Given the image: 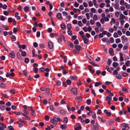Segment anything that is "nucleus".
I'll list each match as a JSON object with an SVG mask.
<instances>
[{
    "mask_svg": "<svg viewBox=\"0 0 130 130\" xmlns=\"http://www.w3.org/2000/svg\"><path fill=\"white\" fill-rule=\"evenodd\" d=\"M125 19L127 20L128 19V18L123 14H120V17L119 18V20L122 25H123L125 22L124 19Z\"/></svg>",
    "mask_w": 130,
    "mask_h": 130,
    "instance_id": "obj_1",
    "label": "nucleus"
},
{
    "mask_svg": "<svg viewBox=\"0 0 130 130\" xmlns=\"http://www.w3.org/2000/svg\"><path fill=\"white\" fill-rule=\"evenodd\" d=\"M50 121L51 123L54 124V126H56L58 122L57 118L54 117L53 119H51Z\"/></svg>",
    "mask_w": 130,
    "mask_h": 130,
    "instance_id": "obj_2",
    "label": "nucleus"
},
{
    "mask_svg": "<svg viewBox=\"0 0 130 130\" xmlns=\"http://www.w3.org/2000/svg\"><path fill=\"white\" fill-rule=\"evenodd\" d=\"M71 91L73 92V94L75 95H77V88H73L71 89Z\"/></svg>",
    "mask_w": 130,
    "mask_h": 130,
    "instance_id": "obj_3",
    "label": "nucleus"
},
{
    "mask_svg": "<svg viewBox=\"0 0 130 130\" xmlns=\"http://www.w3.org/2000/svg\"><path fill=\"white\" fill-rule=\"evenodd\" d=\"M66 83L68 85H71V82L70 79H68L67 80L66 82V83L65 82H63V85L65 86H66Z\"/></svg>",
    "mask_w": 130,
    "mask_h": 130,
    "instance_id": "obj_4",
    "label": "nucleus"
},
{
    "mask_svg": "<svg viewBox=\"0 0 130 130\" xmlns=\"http://www.w3.org/2000/svg\"><path fill=\"white\" fill-rule=\"evenodd\" d=\"M56 17L59 20H61L62 18L61 13H57L56 15Z\"/></svg>",
    "mask_w": 130,
    "mask_h": 130,
    "instance_id": "obj_5",
    "label": "nucleus"
},
{
    "mask_svg": "<svg viewBox=\"0 0 130 130\" xmlns=\"http://www.w3.org/2000/svg\"><path fill=\"white\" fill-rule=\"evenodd\" d=\"M104 112L108 116H110L111 115V113L109 112L107 110L105 109L104 110Z\"/></svg>",
    "mask_w": 130,
    "mask_h": 130,
    "instance_id": "obj_6",
    "label": "nucleus"
},
{
    "mask_svg": "<svg viewBox=\"0 0 130 130\" xmlns=\"http://www.w3.org/2000/svg\"><path fill=\"white\" fill-rule=\"evenodd\" d=\"M82 39L84 41L85 44H87L88 43L89 40L85 36Z\"/></svg>",
    "mask_w": 130,
    "mask_h": 130,
    "instance_id": "obj_7",
    "label": "nucleus"
},
{
    "mask_svg": "<svg viewBox=\"0 0 130 130\" xmlns=\"http://www.w3.org/2000/svg\"><path fill=\"white\" fill-rule=\"evenodd\" d=\"M67 125L65 124L61 125L60 126V128L62 129H65L67 128Z\"/></svg>",
    "mask_w": 130,
    "mask_h": 130,
    "instance_id": "obj_8",
    "label": "nucleus"
},
{
    "mask_svg": "<svg viewBox=\"0 0 130 130\" xmlns=\"http://www.w3.org/2000/svg\"><path fill=\"white\" fill-rule=\"evenodd\" d=\"M14 76V74L13 73H12L10 74L8 72H7L6 75V77H9V76H11L12 77H13Z\"/></svg>",
    "mask_w": 130,
    "mask_h": 130,
    "instance_id": "obj_9",
    "label": "nucleus"
},
{
    "mask_svg": "<svg viewBox=\"0 0 130 130\" xmlns=\"http://www.w3.org/2000/svg\"><path fill=\"white\" fill-rule=\"evenodd\" d=\"M49 48L50 49H52L53 48V45L52 42H49L48 43Z\"/></svg>",
    "mask_w": 130,
    "mask_h": 130,
    "instance_id": "obj_10",
    "label": "nucleus"
},
{
    "mask_svg": "<svg viewBox=\"0 0 130 130\" xmlns=\"http://www.w3.org/2000/svg\"><path fill=\"white\" fill-rule=\"evenodd\" d=\"M75 48L78 51H79L81 48V47L79 45H76L74 46Z\"/></svg>",
    "mask_w": 130,
    "mask_h": 130,
    "instance_id": "obj_11",
    "label": "nucleus"
},
{
    "mask_svg": "<svg viewBox=\"0 0 130 130\" xmlns=\"http://www.w3.org/2000/svg\"><path fill=\"white\" fill-rule=\"evenodd\" d=\"M9 55L12 58H13L15 57V54L13 52L10 53Z\"/></svg>",
    "mask_w": 130,
    "mask_h": 130,
    "instance_id": "obj_12",
    "label": "nucleus"
},
{
    "mask_svg": "<svg viewBox=\"0 0 130 130\" xmlns=\"http://www.w3.org/2000/svg\"><path fill=\"white\" fill-rule=\"evenodd\" d=\"M116 22V21L115 19L113 18H112L111 19V21L110 22V23L111 25H112V23H113L115 24V23Z\"/></svg>",
    "mask_w": 130,
    "mask_h": 130,
    "instance_id": "obj_13",
    "label": "nucleus"
},
{
    "mask_svg": "<svg viewBox=\"0 0 130 130\" xmlns=\"http://www.w3.org/2000/svg\"><path fill=\"white\" fill-rule=\"evenodd\" d=\"M113 50L112 48H110L109 50V54L112 55H114L113 54Z\"/></svg>",
    "mask_w": 130,
    "mask_h": 130,
    "instance_id": "obj_14",
    "label": "nucleus"
},
{
    "mask_svg": "<svg viewBox=\"0 0 130 130\" xmlns=\"http://www.w3.org/2000/svg\"><path fill=\"white\" fill-rule=\"evenodd\" d=\"M99 129V126L98 124H96L95 125V127H94L92 129V130H98Z\"/></svg>",
    "mask_w": 130,
    "mask_h": 130,
    "instance_id": "obj_15",
    "label": "nucleus"
},
{
    "mask_svg": "<svg viewBox=\"0 0 130 130\" xmlns=\"http://www.w3.org/2000/svg\"><path fill=\"white\" fill-rule=\"evenodd\" d=\"M66 113V111L64 110H61L60 111V113L62 115H65Z\"/></svg>",
    "mask_w": 130,
    "mask_h": 130,
    "instance_id": "obj_16",
    "label": "nucleus"
},
{
    "mask_svg": "<svg viewBox=\"0 0 130 130\" xmlns=\"http://www.w3.org/2000/svg\"><path fill=\"white\" fill-rule=\"evenodd\" d=\"M123 41H127V39L126 38L125 35H123L121 37Z\"/></svg>",
    "mask_w": 130,
    "mask_h": 130,
    "instance_id": "obj_17",
    "label": "nucleus"
},
{
    "mask_svg": "<svg viewBox=\"0 0 130 130\" xmlns=\"http://www.w3.org/2000/svg\"><path fill=\"white\" fill-rule=\"evenodd\" d=\"M70 78L71 80L76 79H77V77L76 76H71L70 77Z\"/></svg>",
    "mask_w": 130,
    "mask_h": 130,
    "instance_id": "obj_18",
    "label": "nucleus"
},
{
    "mask_svg": "<svg viewBox=\"0 0 130 130\" xmlns=\"http://www.w3.org/2000/svg\"><path fill=\"white\" fill-rule=\"evenodd\" d=\"M1 95L3 96L4 97H5L6 98H8L9 96L7 95L6 94H4L3 93H1Z\"/></svg>",
    "mask_w": 130,
    "mask_h": 130,
    "instance_id": "obj_19",
    "label": "nucleus"
},
{
    "mask_svg": "<svg viewBox=\"0 0 130 130\" xmlns=\"http://www.w3.org/2000/svg\"><path fill=\"white\" fill-rule=\"evenodd\" d=\"M79 33L80 35H82L81 36L82 38L85 37V35H84V33L82 31H79Z\"/></svg>",
    "mask_w": 130,
    "mask_h": 130,
    "instance_id": "obj_20",
    "label": "nucleus"
},
{
    "mask_svg": "<svg viewBox=\"0 0 130 130\" xmlns=\"http://www.w3.org/2000/svg\"><path fill=\"white\" fill-rule=\"evenodd\" d=\"M61 27L62 29H64L66 28L65 24L64 23H62L61 26Z\"/></svg>",
    "mask_w": 130,
    "mask_h": 130,
    "instance_id": "obj_21",
    "label": "nucleus"
},
{
    "mask_svg": "<svg viewBox=\"0 0 130 130\" xmlns=\"http://www.w3.org/2000/svg\"><path fill=\"white\" fill-rule=\"evenodd\" d=\"M63 121L64 123H67L68 121L67 118V117H65Z\"/></svg>",
    "mask_w": 130,
    "mask_h": 130,
    "instance_id": "obj_22",
    "label": "nucleus"
},
{
    "mask_svg": "<svg viewBox=\"0 0 130 130\" xmlns=\"http://www.w3.org/2000/svg\"><path fill=\"white\" fill-rule=\"evenodd\" d=\"M111 98L109 95L107 96L106 98V99L107 101H111Z\"/></svg>",
    "mask_w": 130,
    "mask_h": 130,
    "instance_id": "obj_23",
    "label": "nucleus"
},
{
    "mask_svg": "<svg viewBox=\"0 0 130 130\" xmlns=\"http://www.w3.org/2000/svg\"><path fill=\"white\" fill-rule=\"evenodd\" d=\"M125 65L127 67H129L130 66V61H127L125 63Z\"/></svg>",
    "mask_w": 130,
    "mask_h": 130,
    "instance_id": "obj_24",
    "label": "nucleus"
},
{
    "mask_svg": "<svg viewBox=\"0 0 130 130\" xmlns=\"http://www.w3.org/2000/svg\"><path fill=\"white\" fill-rule=\"evenodd\" d=\"M24 9L25 12H27L29 10V7L27 6H25L24 7Z\"/></svg>",
    "mask_w": 130,
    "mask_h": 130,
    "instance_id": "obj_25",
    "label": "nucleus"
},
{
    "mask_svg": "<svg viewBox=\"0 0 130 130\" xmlns=\"http://www.w3.org/2000/svg\"><path fill=\"white\" fill-rule=\"evenodd\" d=\"M121 13L120 12L117 11L116 12L115 15L117 17H118L120 13Z\"/></svg>",
    "mask_w": 130,
    "mask_h": 130,
    "instance_id": "obj_26",
    "label": "nucleus"
},
{
    "mask_svg": "<svg viewBox=\"0 0 130 130\" xmlns=\"http://www.w3.org/2000/svg\"><path fill=\"white\" fill-rule=\"evenodd\" d=\"M22 114L24 116L26 117L29 120H30V117L29 116H27V114Z\"/></svg>",
    "mask_w": 130,
    "mask_h": 130,
    "instance_id": "obj_27",
    "label": "nucleus"
},
{
    "mask_svg": "<svg viewBox=\"0 0 130 130\" xmlns=\"http://www.w3.org/2000/svg\"><path fill=\"white\" fill-rule=\"evenodd\" d=\"M113 66L114 67H116L118 65V63L117 62H113Z\"/></svg>",
    "mask_w": 130,
    "mask_h": 130,
    "instance_id": "obj_28",
    "label": "nucleus"
},
{
    "mask_svg": "<svg viewBox=\"0 0 130 130\" xmlns=\"http://www.w3.org/2000/svg\"><path fill=\"white\" fill-rule=\"evenodd\" d=\"M122 90L124 92H127L128 91V90L124 87H122Z\"/></svg>",
    "mask_w": 130,
    "mask_h": 130,
    "instance_id": "obj_29",
    "label": "nucleus"
},
{
    "mask_svg": "<svg viewBox=\"0 0 130 130\" xmlns=\"http://www.w3.org/2000/svg\"><path fill=\"white\" fill-rule=\"evenodd\" d=\"M105 5V4L104 3H101L99 5L100 7L101 8H103Z\"/></svg>",
    "mask_w": 130,
    "mask_h": 130,
    "instance_id": "obj_30",
    "label": "nucleus"
},
{
    "mask_svg": "<svg viewBox=\"0 0 130 130\" xmlns=\"http://www.w3.org/2000/svg\"><path fill=\"white\" fill-rule=\"evenodd\" d=\"M121 75L123 76L126 77L128 75V74L127 73L123 72L121 74Z\"/></svg>",
    "mask_w": 130,
    "mask_h": 130,
    "instance_id": "obj_31",
    "label": "nucleus"
},
{
    "mask_svg": "<svg viewBox=\"0 0 130 130\" xmlns=\"http://www.w3.org/2000/svg\"><path fill=\"white\" fill-rule=\"evenodd\" d=\"M22 55L23 57H25L26 55V53L25 52L23 51L22 52L21 54Z\"/></svg>",
    "mask_w": 130,
    "mask_h": 130,
    "instance_id": "obj_32",
    "label": "nucleus"
},
{
    "mask_svg": "<svg viewBox=\"0 0 130 130\" xmlns=\"http://www.w3.org/2000/svg\"><path fill=\"white\" fill-rule=\"evenodd\" d=\"M111 62V60H110V59H108L107 61V64L108 65V66H109L110 65Z\"/></svg>",
    "mask_w": 130,
    "mask_h": 130,
    "instance_id": "obj_33",
    "label": "nucleus"
},
{
    "mask_svg": "<svg viewBox=\"0 0 130 130\" xmlns=\"http://www.w3.org/2000/svg\"><path fill=\"white\" fill-rule=\"evenodd\" d=\"M92 117L93 119H95L96 117V113L95 112L93 113L92 115Z\"/></svg>",
    "mask_w": 130,
    "mask_h": 130,
    "instance_id": "obj_34",
    "label": "nucleus"
},
{
    "mask_svg": "<svg viewBox=\"0 0 130 130\" xmlns=\"http://www.w3.org/2000/svg\"><path fill=\"white\" fill-rule=\"evenodd\" d=\"M0 86L2 87H5V85L4 83L0 82Z\"/></svg>",
    "mask_w": 130,
    "mask_h": 130,
    "instance_id": "obj_35",
    "label": "nucleus"
},
{
    "mask_svg": "<svg viewBox=\"0 0 130 130\" xmlns=\"http://www.w3.org/2000/svg\"><path fill=\"white\" fill-rule=\"evenodd\" d=\"M97 15L95 14L94 15L93 17V19L94 20H96L97 19Z\"/></svg>",
    "mask_w": 130,
    "mask_h": 130,
    "instance_id": "obj_36",
    "label": "nucleus"
},
{
    "mask_svg": "<svg viewBox=\"0 0 130 130\" xmlns=\"http://www.w3.org/2000/svg\"><path fill=\"white\" fill-rule=\"evenodd\" d=\"M78 24L79 26H82L83 25L81 21H78Z\"/></svg>",
    "mask_w": 130,
    "mask_h": 130,
    "instance_id": "obj_37",
    "label": "nucleus"
},
{
    "mask_svg": "<svg viewBox=\"0 0 130 130\" xmlns=\"http://www.w3.org/2000/svg\"><path fill=\"white\" fill-rule=\"evenodd\" d=\"M96 25L99 27L101 26V25L100 23L99 22H97L96 24Z\"/></svg>",
    "mask_w": 130,
    "mask_h": 130,
    "instance_id": "obj_38",
    "label": "nucleus"
},
{
    "mask_svg": "<svg viewBox=\"0 0 130 130\" xmlns=\"http://www.w3.org/2000/svg\"><path fill=\"white\" fill-rule=\"evenodd\" d=\"M79 51H76V50H72V52L76 54H77L78 53H79Z\"/></svg>",
    "mask_w": 130,
    "mask_h": 130,
    "instance_id": "obj_39",
    "label": "nucleus"
},
{
    "mask_svg": "<svg viewBox=\"0 0 130 130\" xmlns=\"http://www.w3.org/2000/svg\"><path fill=\"white\" fill-rule=\"evenodd\" d=\"M17 56L18 58L19 59H21V56L20 54L18 52L17 53Z\"/></svg>",
    "mask_w": 130,
    "mask_h": 130,
    "instance_id": "obj_40",
    "label": "nucleus"
},
{
    "mask_svg": "<svg viewBox=\"0 0 130 130\" xmlns=\"http://www.w3.org/2000/svg\"><path fill=\"white\" fill-rule=\"evenodd\" d=\"M72 27L71 25L70 24H68L67 25V28L68 29H70Z\"/></svg>",
    "mask_w": 130,
    "mask_h": 130,
    "instance_id": "obj_41",
    "label": "nucleus"
},
{
    "mask_svg": "<svg viewBox=\"0 0 130 130\" xmlns=\"http://www.w3.org/2000/svg\"><path fill=\"white\" fill-rule=\"evenodd\" d=\"M96 102L97 104L99 105H100L102 103L98 99L96 100Z\"/></svg>",
    "mask_w": 130,
    "mask_h": 130,
    "instance_id": "obj_42",
    "label": "nucleus"
},
{
    "mask_svg": "<svg viewBox=\"0 0 130 130\" xmlns=\"http://www.w3.org/2000/svg\"><path fill=\"white\" fill-rule=\"evenodd\" d=\"M60 36L62 38V39L64 41H65L66 40L65 39V38L63 36V35L61 33L60 34Z\"/></svg>",
    "mask_w": 130,
    "mask_h": 130,
    "instance_id": "obj_43",
    "label": "nucleus"
},
{
    "mask_svg": "<svg viewBox=\"0 0 130 130\" xmlns=\"http://www.w3.org/2000/svg\"><path fill=\"white\" fill-rule=\"evenodd\" d=\"M82 127L80 126L76 127L75 128V130H79L81 129Z\"/></svg>",
    "mask_w": 130,
    "mask_h": 130,
    "instance_id": "obj_44",
    "label": "nucleus"
},
{
    "mask_svg": "<svg viewBox=\"0 0 130 130\" xmlns=\"http://www.w3.org/2000/svg\"><path fill=\"white\" fill-rule=\"evenodd\" d=\"M121 126H122L123 127H125L126 126H128V124L126 123H124L122 124Z\"/></svg>",
    "mask_w": 130,
    "mask_h": 130,
    "instance_id": "obj_45",
    "label": "nucleus"
},
{
    "mask_svg": "<svg viewBox=\"0 0 130 130\" xmlns=\"http://www.w3.org/2000/svg\"><path fill=\"white\" fill-rule=\"evenodd\" d=\"M38 70V69L37 68H34L33 69V71L36 73H37Z\"/></svg>",
    "mask_w": 130,
    "mask_h": 130,
    "instance_id": "obj_46",
    "label": "nucleus"
},
{
    "mask_svg": "<svg viewBox=\"0 0 130 130\" xmlns=\"http://www.w3.org/2000/svg\"><path fill=\"white\" fill-rule=\"evenodd\" d=\"M121 40L120 39L118 38L116 39V43H118L121 42Z\"/></svg>",
    "mask_w": 130,
    "mask_h": 130,
    "instance_id": "obj_47",
    "label": "nucleus"
},
{
    "mask_svg": "<svg viewBox=\"0 0 130 130\" xmlns=\"http://www.w3.org/2000/svg\"><path fill=\"white\" fill-rule=\"evenodd\" d=\"M114 7L116 9H118L119 8V6L118 5L116 4H115L114 5Z\"/></svg>",
    "mask_w": 130,
    "mask_h": 130,
    "instance_id": "obj_48",
    "label": "nucleus"
},
{
    "mask_svg": "<svg viewBox=\"0 0 130 130\" xmlns=\"http://www.w3.org/2000/svg\"><path fill=\"white\" fill-rule=\"evenodd\" d=\"M91 100L90 99H89L87 100L86 101V103L88 104L89 105L91 104Z\"/></svg>",
    "mask_w": 130,
    "mask_h": 130,
    "instance_id": "obj_49",
    "label": "nucleus"
},
{
    "mask_svg": "<svg viewBox=\"0 0 130 130\" xmlns=\"http://www.w3.org/2000/svg\"><path fill=\"white\" fill-rule=\"evenodd\" d=\"M11 38L12 40V41H15L16 40L15 37L14 36H11Z\"/></svg>",
    "mask_w": 130,
    "mask_h": 130,
    "instance_id": "obj_50",
    "label": "nucleus"
},
{
    "mask_svg": "<svg viewBox=\"0 0 130 130\" xmlns=\"http://www.w3.org/2000/svg\"><path fill=\"white\" fill-rule=\"evenodd\" d=\"M55 35L56 36H57V35H56V34H54L53 33H51L50 34V36L52 38H53L54 36Z\"/></svg>",
    "mask_w": 130,
    "mask_h": 130,
    "instance_id": "obj_51",
    "label": "nucleus"
},
{
    "mask_svg": "<svg viewBox=\"0 0 130 130\" xmlns=\"http://www.w3.org/2000/svg\"><path fill=\"white\" fill-rule=\"evenodd\" d=\"M74 43L76 45L78 44L79 43L78 40L77 39L75 40L74 42Z\"/></svg>",
    "mask_w": 130,
    "mask_h": 130,
    "instance_id": "obj_52",
    "label": "nucleus"
},
{
    "mask_svg": "<svg viewBox=\"0 0 130 130\" xmlns=\"http://www.w3.org/2000/svg\"><path fill=\"white\" fill-rule=\"evenodd\" d=\"M29 62V59L28 58H25V62L28 63Z\"/></svg>",
    "mask_w": 130,
    "mask_h": 130,
    "instance_id": "obj_53",
    "label": "nucleus"
},
{
    "mask_svg": "<svg viewBox=\"0 0 130 130\" xmlns=\"http://www.w3.org/2000/svg\"><path fill=\"white\" fill-rule=\"evenodd\" d=\"M49 117L47 115L45 116V120L47 121L49 120Z\"/></svg>",
    "mask_w": 130,
    "mask_h": 130,
    "instance_id": "obj_54",
    "label": "nucleus"
},
{
    "mask_svg": "<svg viewBox=\"0 0 130 130\" xmlns=\"http://www.w3.org/2000/svg\"><path fill=\"white\" fill-rule=\"evenodd\" d=\"M87 18L88 20H89L90 19V16L89 14V13H87L86 14Z\"/></svg>",
    "mask_w": 130,
    "mask_h": 130,
    "instance_id": "obj_55",
    "label": "nucleus"
},
{
    "mask_svg": "<svg viewBox=\"0 0 130 130\" xmlns=\"http://www.w3.org/2000/svg\"><path fill=\"white\" fill-rule=\"evenodd\" d=\"M100 22L102 24H103L105 22V21L103 18H102L100 20Z\"/></svg>",
    "mask_w": 130,
    "mask_h": 130,
    "instance_id": "obj_56",
    "label": "nucleus"
},
{
    "mask_svg": "<svg viewBox=\"0 0 130 130\" xmlns=\"http://www.w3.org/2000/svg\"><path fill=\"white\" fill-rule=\"evenodd\" d=\"M120 4L122 5H124V0H121L120 2Z\"/></svg>",
    "mask_w": 130,
    "mask_h": 130,
    "instance_id": "obj_57",
    "label": "nucleus"
},
{
    "mask_svg": "<svg viewBox=\"0 0 130 130\" xmlns=\"http://www.w3.org/2000/svg\"><path fill=\"white\" fill-rule=\"evenodd\" d=\"M79 5V4L76 2H75V4H74V6L76 7H78Z\"/></svg>",
    "mask_w": 130,
    "mask_h": 130,
    "instance_id": "obj_58",
    "label": "nucleus"
},
{
    "mask_svg": "<svg viewBox=\"0 0 130 130\" xmlns=\"http://www.w3.org/2000/svg\"><path fill=\"white\" fill-rule=\"evenodd\" d=\"M35 57H37L39 59H41L42 57V56H39L37 54L36 55Z\"/></svg>",
    "mask_w": 130,
    "mask_h": 130,
    "instance_id": "obj_59",
    "label": "nucleus"
},
{
    "mask_svg": "<svg viewBox=\"0 0 130 130\" xmlns=\"http://www.w3.org/2000/svg\"><path fill=\"white\" fill-rule=\"evenodd\" d=\"M120 9L121 11H124L125 10V8L123 6H120Z\"/></svg>",
    "mask_w": 130,
    "mask_h": 130,
    "instance_id": "obj_60",
    "label": "nucleus"
},
{
    "mask_svg": "<svg viewBox=\"0 0 130 130\" xmlns=\"http://www.w3.org/2000/svg\"><path fill=\"white\" fill-rule=\"evenodd\" d=\"M40 32L39 31H38L37 33L36 36L38 38L39 37L40 35Z\"/></svg>",
    "mask_w": 130,
    "mask_h": 130,
    "instance_id": "obj_61",
    "label": "nucleus"
},
{
    "mask_svg": "<svg viewBox=\"0 0 130 130\" xmlns=\"http://www.w3.org/2000/svg\"><path fill=\"white\" fill-rule=\"evenodd\" d=\"M11 104L10 102H9L6 103V105L7 107L10 106L11 105Z\"/></svg>",
    "mask_w": 130,
    "mask_h": 130,
    "instance_id": "obj_62",
    "label": "nucleus"
},
{
    "mask_svg": "<svg viewBox=\"0 0 130 130\" xmlns=\"http://www.w3.org/2000/svg\"><path fill=\"white\" fill-rule=\"evenodd\" d=\"M0 19H1V20L2 21H4L5 20L4 17L3 15H1V16Z\"/></svg>",
    "mask_w": 130,
    "mask_h": 130,
    "instance_id": "obj_63",
    "label": "nucleus"
},
{
    "mask_svg": "<svg viewBox=\"0 0 130 130\" xmlns=\"http://www.w3.org/2000/svg\"><path fill=\"white\" fill-rule=\"evenodd\" d=\"M8 128L9 130H14L13 127L12 126H9L8 127Z\"/></svg>",
    "mask_w": 130,
    "mask_h": 130,
    "instance_id": "obj_64",
    "label": "nucleus"
}]
</instances>
